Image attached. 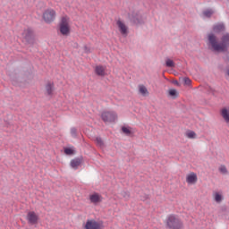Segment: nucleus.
<instances>
[{
	"mask_svg": "<svg viewBox=\"0 0 229 229\" xmlns=\"http://www.w3.org/2000/svg\"><path fill=\"white\" fill-rule=\"evenodd\" d=\"M167 229H183V222L176 216L170 215L166 219Z\"/></svg>",
	"mask_w": 229,
	"mask_h": 229,
	"instance_id": "nucleus-3",
	"label": "nucleus"
},
{
	"mask_svg": "<svg viewBox=\"0 0 229 229\" xmlns=\"http://www.w3.org/2000/svg\"><path fill=\"white\" fill-rule=\"evenodd\" d=\"M95 72L97 76H105V68L102 65L96 66Z\"/></svg>",
	"mask_w": 229,
	"mask_h": 229,
	"instance_id": "nucleus-18",
	"label": "nucleus"
},
{
	"mask_svg": "<svg viewBox=\"0 0 229 229\" xmlns=\"http://www.w3.org/2000/svg\"><path fill=\"white\" fill-rule=\"evenodd\" d=\"M96 142L98 144V146H105V142L103 141V140L101 139V137H97L96 138Z\"/></svg>",
	"mask_w": 229,
	"mask_h": 229,
	"instance_id": "nucleus-27",
	"label": "nucleus"
},
{
	"mask_svg": "<svg viewBox=\"0 0 229 229\" xmlns=\"http://www.w3.org/2000/svg\"><path fill=\"white\" fill-rule=\"evenodd\" d=\"M209 92H211L213 96H216V89L209 88Z\"/></svg>",
	"mask_w": 229,
	"mask_h": 229,
	"instance_id": "nucleus-34",
	"label": "nucleus"
},
{
	"mask_svg": "<svg viewBox=\"0 0 229 229\" xmlns=\"http://www.w3.org/2000/svg\"><path fill=\"white\" fill-rule=\"evenodd\" d=\"M89 201L93 203V205H99V203L103 201V196L98 192H93L89 194Z\"/></svg>",
	"mask_w": 229,
	"mask_h": 229,
	"instance_id": "nucleus-10",
	"label": "nucleus"
},
{
	"mask_svg": "<svg viewBox=\"0 0 229 229\" xmlns=\"http://www.w3.org/2000/svg\"><path fill=\"white\" fill-rule=\"evenodd\" d=\"M175 64H174V61H173L172 59H169L167 58L165 60V67H169V68H173V67H175Z\"/></svg>",
	"mask_w": 229,
	"mask_h": 229,
	"instance_id": "nucleus-21",
	"label": "nucleus"
},
{
	"mask_svg": "<svg viewBox=\"0 0 229 229\" xmlns=\"http://www.w3.org/2000/svg\"><path fill=\"white\" fill-rule=\"evenodd\" d=\"M84 229H103V222H98L95 219H88L83 225Z\"/></svg>",
	"mask_w": 229,
	"mask_h": 229,
	"instance_id": "nucleus-6",
	"label": "nucleus"
},
{
	"mask_svg": "<svg viewBox=\"0 0 229 229\" xmlns=\"http://www.w3.org/2000/svg\"><path fill=\"white\" fill-rule=\"evenodd\" d=\"M58 30L63 37H69L71 35V25H69V17L63 16L58 24Z\"/></svg>",
	"mask_w": 229,
	"mask_h": 229,
	"instance_id": "nucleus-2",
	"label": "nucleus"
},
{
	"mask_svg": "<svg viewBox=\"0 0 229 229\" xmlns=\"http://www.w3.org/2000/svg\"><path fill=\"white\" fill-rule=\"evenodd\" d=\"M172 83L174 85H175L176 87H180V85H181L177 80L173 81Z\"/></svg>",
	"mask_w": 229,
	"mask_h": 229,
	"instance_id": "nucleus-33",
	"label": "nucleus"
},
{
	"mask_svg": "<svg viewBox=\"0 0 229 229\" xmlns=\"http://www.w3.org/2000/svg\"><path fill=\"white\" fill-rule=\"evenodd\" d=\"M168 96L172 98V99H176L179 96L178 90H176L175 89H170L168 90Z\"/></svg>",
	"mask_w": 229,
	"mask_h": 229,
	"instance_id": "nucleus-19",
	"label": "nucleus"
},
{
	"mask_svg": "<svg viewBox=\"0 0 229 229\" xmlns=\"http://www.w3.org/2000/svg\"><path fill=\"white\" fill-rule=\"evenodd\" d=\"M101 119L105 123H115V119H117V114L112 111H104L101 114Z\"/></svg>",
	"mask_w": 229,
	"mask_h": 229,
	"instance_id": "nucleus-7",
	"label": "nucleus"
},
{
	"mask_svg": "<svg viewBox=\"0 0 229 229\" xmlns=\"http://www.w3.org/2000/svg\"><path fill=\"white\" fill-rule=\"evenodd\" d=\"M228 210V208H226V206H222L220 208V212H226Z\"/></svg>",
	"mask_w": 229,
	"mask_h": 229,
	"instance_id": "nucleus-32",
	"label": "nucleus"
},
{
	"mask_svg": "<svg viewBox=\"0 0 229 229\" xmlns=\"http://www.w3.org/2000/svg\"><path fill=\"white\" fill-rule=\"evenodd\" d=\"M183 83H184V85H187L189 87L191 85L192 81H191V79L189 77H184Z\"/></svg>",
	"mask_w": 229,
	"mask_h": 229,
	"instance_id": "nucleus-26",
	"label": "nucleus"
},
{
	"mask_svg": "<svg viewBox=\"0 0 229 229\" xmlns=\"http://www.w3.org/2000/svg\"><path fill=\"white\" fill-rule=\"evenodd\" d=\"M38 215L35 211H29L27 214V221L29 225H38Z\"/></svg>",
	"mask_w": 229,
	"mask_h": 229,
	"instance_id": "nucleus-9",
	"label": "nucleus"
},
{
	"mask_svg": "<svg viewBox=\"0 0 229 229\" xmlns=\"http://www.w3.org/2000/svg\"><path fill=\"white\" fill-rule=\"evenodd\" d=\"M213 32L208 33L207 37V46L213 53H228L229 49V34L222 36L221 41L216 35L223 33L226 30L224 23H217L212 28Z\"/></svg>",
	"mask_w": 229,
	"mask_h": 229,
	"instance_id": "nucleus-1",
	"label": "nucleus"
},
{
	"mask_svg": "<svg viewBox=\"0 0 229 229\" xmlns=\"http://www.w3.org/2000/svg\"><path fill=\"white\" fill-rule=\"evenodd\" d=\"M47 96H53V92H55V83L48 81L45 86Z\"/></svg>",
	"mask_w": 229,
	"mask_h": 229,
	"instance_id": "nucleus-14",
	"label": "nucleus"
},
{
	"mask_svg": "<svg viewBox=\"0 0 229 229\" xmlns=\"http://www.w3.org/2000/svg\"><path fill=\"white\" fill-rule=\"evenodd\" d=\"M64 155H67V157H72V155H76V149H74V147H64Z\"/></svg>",
	"mask_w": 229,
	"mask_h": 229,
	"instance_id": "nucleus-16",
	"label": "nucleus"
},
{
	"mask_svg": "<svg viewBox=\"0 0 229 229\" xmlns=\"http://www.w3.org/2000/svg\"><path fill=\"white\" fill-rule=\"evenodd\" d=\"M215 201L216 203H221V201H223V195L219 192H216L215 193Z\"/></svg>",
	"mask_w": 229,
	"mask_h": 229,
	"instance_id": "nucleus-22",
	"label": "nucleus"
},
{
	"mask_svg": "<svg viewBox=\"0 0 229 229\" xmlns=\"http://www.w3.org/2000/svg\"><path fill=\"white\" fill-rule=\"evenodd\" d=\"M42 17L47 24H51L56 19V12L54 9H47Z\"/></svg>",
	"mask_w": 229,
	"mask_h": 229,
	"instance_id": "nucleus-5",
	"label": "nucleus"
},
{
	"mask_svg": "<svg viewBox=\"0 0 229 229\" xmlns=\"http://www.w3.org/2000/svg\"><path fill=\"white\" fill-rule=\"evenodd\" d=\"M23 38L29 46H34L36 42L35 31L31 28H28L23 31Z\"/></svg>",
	"mask_w": 229,
	"mask_h": 229,
	"instance_id": "nucleus-4",
	"label": "nucleus"
},
{
	"mask_svg": "<svg viewBox=\"0 0 229 229\" xmlns=\"http://www.w3.org/2000/svg\"><path fill=\"white\" fill-rule=\"evenodd\" d=\"M128 18L132 24H142L144 22L142 14L139 12L133 11L132 13H128Z\"/></svg>",
	"mask_w": 229,
	"mask_h": 229,
	"instance_id": "nucleus-8",
	"label": "nucleus"
},
{
	"mask_svg": "<svg viewBox=\"0 0 229 229\" xmlns=\"http://www.w3.org/2000/svg\"><path fill=\"white\" fill-rule=\"evenodd\" d=\"M203 15H205V17H208V19H210V17H212V15H214V11L206 10L203 12Z\"/></svg>",
	"mask_w": 229,
	"mask_h": 229,
	"instance_id": "nucleus-23",
	"label": "nucleus"
},
{
	"mask_svg": "<svg viewBox=\"0 0 229 229\" xmlns=\"http://www.w3.org/2000/svg\"><path fill=\"white\" fill-rule=\"evenodd\" d=\"M139 90L141 93V96H149V91H148V88H146V86L140 85Z\"/></svg>",
	"mask_w": 229,
	"mask_h": 229,
	"instance_id": "nucleus-20",
	"label": "nucleus"
},
{
	"mask_svg": "<svg viewBox=\"0 0 229 229\" xmlns=\"http://www.w3.org/2000/svg\"><path fill=\"white\" fill-rule=\"evenodd\" d=\"M121 131L123 133V135H126L127 137H133V129L128 125H123L121 127Z\"/></svg>",
	"mask_w": 229,
	"mask_h": 229,
	"instance_id": "nucleus-12",
	"label": "nucleus"
},
{
	"mask_svg": "<svg viewBox=\"0 0 229 229\" xmlns=\"http://www.w3.org/2000/svg\"><path fill=\"white\" fill-rule=\"evenodd\" d=\"M219 171H220V173H222L223 174H226V173H228V170L226 169V166H225V165H222V166L219 168Z\"/></svg>",
	"mask_w": 229,
	"mask_h": 229,
	"instance_id": "nucleus-28",
	"label": "nucleus"
},
{
	"mask_svg": "<svg viewBox=\"0 0 229 229\" xmlns=\"http://www.w3.org/2000/svg\"><path fill=\"white\" fill-rule=\"evenodd\" d=\"M84 53H86L87 55L90 54V47L84 46Z\"/></svg>",
	"mask_w": 229,
	"mask_h": 229,
	"instance_id": "nucleus-30",
	"label": "nucleus"
},
{
	"mask_svg": "<svg viewBox=\"0 0 229 229\" xmlns=\"http://www.w3.org/2000/svg\"><path fill=\"white\" fill-rule=\"evenodd\" d=\"M71 135L72 137H73V139H76V137H78V129H76L75 127H72L71 129Z\"/></svg>",
	"mask_w": 229,
	"mask_h": 229,
	"instance_id": "nucleus-24",
	"label": "nucleus"
},
{
	"mask_svg": "<svg viewBox=\"0 0 229 229\" xmlns=\"http://www.w3.org/2000/svg\"><path fill=\"white\" fill-rule=\"evenodd\" d=\"M186 137H188V139H194L196 137V132L193 131H189L186 132Z\"/></svg>",
	"mask_w": 229,
	"mask_h": 229,
	"instance_id": "nucleus-25",
	"label": "nucleus"
},
{
	"mask_svg": "<svg viewBox=\"0 0 229 229\" xmlns=\"http://www.w3.org/2000/svg\"><path fill=\"white\" fill-rule=\"evenodd\" d=\"M186 182L187 183L193 184L198 182V175L194 173H191L187 175L186 177Z\"/></svg>",
	"mask_w": 229,
	"mask_h": 229,
	"instance_id": "nucleus-15",
	"label": "nucleus"
},
{
	"mask_svg": "<svg viewBox=\"0 0 229 229\" xmlns=\"http://www.w3.org/2000/svg\"><path fill=\"white\" fill-rule=\"evenodd\" d=\"M116 24L118 26L120 33L126 37L128 35V27L126 26V24L121 21V20H118Z\"/></svg>",
	"mask_w": 229,
	"mask_h": 229,
	"instance_id": "nucleus-11",
	"label": "nucleus"
},
{
	"mask_svg": "<svg viewBox=\"0 0 229 229\" xmlns=\"http://www.w3.org/2000/svg\"><path fill=\"white\" fill-rule=\"evenodd\" d=\"M221 115H222L224 121H225V123H229V110H228V108H226V107L222 108Z\"/></svg>",
	"mask_w": 229,
	"mask_h": 229,
	"instance_id": "nucleus-17",
	"label": "nucleus"
},
{
	"mask_svg": "<svg viewBox=\"0 0 229 229\" xmlns=\"http://www.w3.org/2000/svg\"><path fill=\"white\" fill-rule=\"evenodd\" d=\"M122 196L125 199H130V192H128V191H122Z\"/></svg>",
	"mask_w": 229,
	"mask_h": 229,
	"instance_id": "nucleus-29",
	"label": "nucleus"
},
{
	"mask_svg": "<svg viewBox=\"0 0 229 229\" xmlns=\"http://www.w3.org/2000/svg\"><path fill=\"white\" fill-rule=\"evenodd\" d=\"M149 199V195L148 194H145L143 197H141V201H146V199Z\"/></svg>",
	"mask_w": 229,
	"mask_h": 229,
	"instance_id": "nucleus-31",
	"label": "nucleus"
},
{
	"mask_svg": "<svg viewBox=\"0 0 229 229\" xmlns=\"http://www.w3.org/2000/svg\"><path fill=\"white\" fill-rule=\"evenodd\" d=\"M83 162V157H75L74 159H72L70 163L71 167H72V169H78V167H80V165H81V163Z\"/></svg>",
	"mask_w": 229,
	"mask_h": 229,
	"instance_id": "nucleus-13",
	"label": "nucleus"
}]
</instances>
